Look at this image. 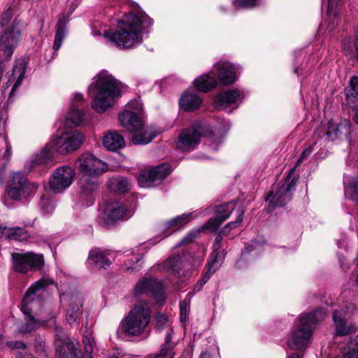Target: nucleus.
<instances>
[{"instance_id":"f257e3e1","label":"nucleus","mask_w":358,"mask_h":358,"mask_svg":"<svg viewBox=\"0 0 358 358\" xmlns=\"http://www.w3.org/2000/svg\"><path fill=\"white\" fill-rule=\"evenodd\" d=\"M152 24V19L144 13H130L119 22L115 31L105 29L103 36L113 45L129 49L143 42L142 33Z\"/></svg>"},{"instance_id":"f03ea898","label":"nucleus","mask_w":358,"mask_h":358,"mask_svg":"<svg viewBox=\"0 0 358 358\" xmlns=\"http://www.w3.org/2000/svg\"><path fill=\"white\" fill-rule=\"evenodd\" d=\"M90 87V94L95 93L92 107L96 112L103 113L112 107L115 99L120 96L121 83L107 71L100 72Z\"/></svg>"},{"instance_id":"7ed1b4c3","label":"nucleus","mask_w":358,"mask_h":358,"mask_svg":"<svg viewBox=\"0 0 358 358\" xmlns=\"http://www.w3.org/2000/svg\"><path fill=\"white\" fill-rule=\"evenodd\" d=\"M327 315L323 308H317L313 312L300 315L287 339V344L293 350H301L307 347L316 325L322 322Z\"/></svg>"},{"instance_id":"20e7f679","label":"nucleus","mask_w":358,"mask_h":358,"mask_svg":"<svg viewBox=\"0 0 358 358\" xmlns=\"http://www.w3.org/2000/svg\"><path fill=\"white\" fill-rule=\"evenodd\" d=\"M53 284V280L48 278H42L31 285L22 301L21 310L25 315V322L22 324L19 331L27 334L36 329L42 324L36 320L31 313L41 306V296L44 289Z\"/></svg>"},{"instance_id":"39448f33","label":"nucleus","mask_w":358,"mask_h":358,"mask_svg":"<svg viewBox=\"0 0 358 358\" xmlns=\"http://www.w3.org/2000/svg\"><path fill=\"white\" fill-rule=\"evenodd\" d=\"M312 152L313 145L306 148L300 155L296 165L289 171L282 184L279 183L277 186L273 187L266 196V200H269L268 210L272 211L276 206H283L291 200L298 179L293 176L296 167L310 156Z\"/></svg>"},{"instance_id":"423d86ee","label":"nucleus","mask_w":358,"mask_h":358,"mask_svg":"<svg viewBox=\"0 0 358 358\" xmlns=\"http://www.w3.org/2000/svg\"><path fill=\"white\" fill-rule=\"evenodd\" d=\"M151 320L150 303L145 300L137 301L122 321L121 330L128 336H137L145 331Z\"/></svg>"},{"instance_id":"0eeeda50","label":"nucleus","mask_w":358,"mask_h":358,"mask_svg":"<svg viewBox=\"0 0 358 358\" xmlns=\"http://www.w3.org/2000/svg\"><path fill=\"white\" fill-rule=\"evenodd\" d=\"M118 120L123 127L132 133L134 144H147L158 135L151 128L144 127L138 111L125 110L119 115Z\"/></svg>"},{"instance_id":"6e6552de","label":"nucleus","mask_w":358,"mask_h":358,"mask_svg":"<svg viewBox=\"0 0 358 358\" xmlns=\"http://www.w3.org/2000/svg\"><path fill=\"white\" fill-rule=\"evenodd\" d=\"M13 10L7 9L0 18V48L10 58L16 47L21 31L15 20H12Z\"/></svg>"},{"instance_id":"1a4fd4ad","label":"nucleus","mask_w":358,"mask_h":358,"mask_svg":"<svg viewBox=\"0 0 358 358\" xmlns=\"http://www.w3.org/2000/svg\"><path fill=\"white\" fill-rule=\"evenodd\" d=\"M238 202L231 201L221 204L216 207V216L210 219L203 227L199 229H193L189 231L180 241V245L187 244L197 238L200 234L206 231L211 232L215 231L220 225L225 221L234 210L237 209Z\"/></svg>"},{"instance_id":"9d476101","label":"nucleus","mask_w":358,"mask_h":358,"mask_svg":"<svg viewBox=\"0 0 358 358\" xmlns=\"http://www.w3.org/2000/svg\"><path fill=\"white\" fill-rule=\"evenodd\" d=\"M84 141V136L78 131H69L53 137L49 142L52 152L62 155L78 149Z\"/></svg>"},{"instance_id":"9b49d317","label":"nucleus","mask_w":358,"mask_h":358,"mask_svg":"<svg viewBox=\"0 0 358 358\" xmlns=\"http://www.w3.org/2000/svg\"><path fill=\"white\" fill-rule=\"evenodd\" d=\"M75 166L80 176H96L106 172L108 165L90 152L83 153L76 162Z\"/></svg>"},{"instance_id":"f8f14e48","label":"nucleus","mask_w":358,"mask_h":358,"mask_svg":"<svg viewBox=\"0 0 358 358\" xmlns=\"http://www.w3.org/2000/svg\"><path fill=\"white\" fill-rule=\"evenodd\" d=\"M12 262L13 269L23 274L39 270L44 264L43 255L31 252L13 253Z\"/></svg>"},{"instance_id":"ddd939ff","label":"nucleus","mask_w":358,"mask_h":358,"mask_svg":"<svg viewBox=\"0 0 358 358\" xmlns=\"http://www.w3.org/2000/svg\"><path fill=\"white\" fill-rule=\"evenodd\" d=\"M38 187L34 183L28 182L25 176L21 172L14 173L8 187L9 196L15 200H22L36 192Z\"/></svg>"},{"instance_id":"4468645a","label":"nucleus","mask_w":358,"mask_h":358,"mask_svg":"<svg viewBox=\"0 0 358 358\" xmlns=\"http://www.w3.org/2000/svg\"><path fill=\"white\" fill-rule=\"evenodd\" d=\"M209 131L208 128L199 124H194L190 128L184 129L178 136L177 148L182 151L195 149L200 142L201 136Z\"/></svg>"},{"instance_id":"2eb2a0df","label":"nucleus","mask_w":358,"mask_h":358,"mask_svg":"<svg viewBox=\"0 0 358 358\" xmlns=\"http://www.w3.org/2000/svg\"><path fill=\"white\" fill-rule=\"evenodd\" d=\"M134 294L135 296L152 294L155 302L159 306L164 305L166 301L162 284L152 277L141 279L135 286Z\"/></svg>"},{"instance_id":"dca6fc26","label":"nucleus","mask_w":358,"mask_h":358,"mask_svg":"<svg viewBox=\"0 0 358 358\" xmlns=\"http://www.w3.org/2000/svg\"><path fill=\"white\" fill-rule=\"evenodd\" d=\"M134 210V206L126 207L123 203L113 201L106 203L102 214V220L108 227L119 221L129 218Z\"/></svg>"},{"instance_id":"f3484780","label":"nucleus","mask_w":358,"mask_h":358,"mask_svg":"<svg viewBox=\"0 0 358 358\" xmlns=\"http://www.w3.org/2000/svg\"><path fill=\"white\" fill-rule=\"evenodd\" d=\"M55 346L56 353L61 358H78L77 349L63 329L58 325L55 327Z\"/></svg>"},{"instance_id":"a211bd4d","label":"nucleus","mask_w":358,"mask_h":358,"mask_svg":"<svg viewBox=\"0 0 358 358\" xmlns=\"http://www.w3.org/2000/svg\"><path fill=\"white\" fill-rule=\"evenodd\" d=\"M75 175V171L70 166H64L57 168L50 178V189L55 192H63L72 184Z\"/></svg>"},{"instance_id":"6ab92c4d","label":"nucleus","mask_w":358,"mask_h":358,"mask_svg":"<svg viewBox=\"0 0 358 358\" xmlns=\"http://www.w3.org/2000/svg\"><path fill=\"white\" fill-rule=\"evenodd\" d=\"M171 172V168L168 164H162L139 176L138 185L142 187H150L155 182L164 180Z\"/></svg>"},{"instance_id":"aec40b11","label":"nucleus","mask_w":358,"mask_h":358,"mask_svg":"<svg viewBox=\"0 0 358 358\" xmlns=\"http://www.w3.org/2000/svg\"><path fill=\"white\" fill-rule=\"evenodd\" d=\"M348 310L341 308L334 310L333 312V320L336 326V335L345 336L355 333L358 327L352 323L348 324L345 320V315Z\"/></svg>"},{"instance_id":"412c9836","label":"nucleus","mask_w":358,"mask_h":358,"mask_svg":"<svg viewBox=\"0 0 358 358\" xmlns=\"http://www.w3.org/2000/svg\"><path fill=\"white\" fill-rule=\"evenodd\" d=\"M217 78L223 85H230L234 83L236 79V66L227 62H219L215 66Z\"/></svg>"},{"instance_id":"4be33fe9","label":"nucleus","mask_w":358,"mask_h":358,"mask_svg":"<svg viewBox=\"0 0 358 358\" xmlns=\"http://www.w3.org/2000/svg\"><path fill=\"white\" fill-rule=\"evenodd\" d=\"M345 95L348 104L355 108V121L358 124V76L350 78L349 84L345 89Z\"/></svg>"},{"instance_id":"5701e85b","label":"nucleus","mask_w":358,"mask_h":358,"mask_svg":"<svg viewBox=\"0 0 358 358\" xmlns=\"http://www.w3.org/2000/svg\"><path fill=\"white\" fill-rule=\"evenodd\" d=\"M66 310V321L71 324H77L83 313V300L78 295L71 296Z\"/></svg>"},{"instance_id":"b1692460","label":"nucleus","mask_w":358,"mask_h":358,"mask_svg":"<svg viewBox=\"0 0 358 358\" xmlns=\"http://www.w3.org/2000/svg\"><path fill=\"white\" fill-rule=\"evenodd\" d=\"M110 256V252L109 251L95 248L90 252L87 262L93 267L107 268L111 264Z\"/></svg>"},{"instance_id":"393cba45","label":"nucleus","mask_w":358,"mask_h":358,"mask_svg":"<svg viewBox=\"0 0 358 358\" xmlns=\"http://www.w3.org/2000/svg\"><path fill=\"white\" fill-rule=\"evenodd\" d=\"M27 65L24 60H19L16 62L13 68L12 73L9 78L7 84L11 81L15 80V83L11 89L9 94V97L11 98L14 96L15 92L17 90L19 86L22 84V82L24 78L26 73Z\"/></svg>"},{"instance_id":"a878e982","label":"nucleus","mask_w":358,"mask_h":358,"mask_svg":"<svg viewBox=\"0 0 358 358\" xmlns=\"http://www.w3.org/2000/svg\"><path fill=\"white\" fill-rule=\"evenodd\" d=\"M78 185L82 195L85 196H92L95 192H96L99 187L98 177L80 176Z\"/></svg>"},{"instance_id":"bb28decb","label":"nucleus","mask_w":358,"mask_h":358,"mask_svg":"<svg viewBox=\"0 0 358 358\" xmlns=\"http://www.w3.org/2000/svg\"><path fill=\"white\" fill-rule=\"evenodd\" d=\"M240 96L238 90H228L215 97L214 106L217 109H224L228 106L236 103L240 99Z\"/></svg>"},{"instance_id":"cd10ccee","label":"nucleus","mask_w":358,"mask_h":358,"mask_svg":"<svg viewBox=\"0 0 358 358\" xmlns=\"http://www.w3.org/2000/svg\"><path fill=\"white\" fill-rule=\"evenodd\" d=\"M102 144L106 150L116 151L125 146V141L122 135L114 131L103 137Z\"/></svg>"},{"instance_id":"c85d7f7f","label":"nucleus","mask_w":358,"mask_h":358,"mask_svg":"<svg viewBox=\"0 0 358 358\" xmlns=\"http://www.w3.org/2000/svg\"><path fill=\"white\" fill-rule=\"evenodd\" d=\"M108 187L110 191L117 194H121L129 192L131 188V184L127 178L117 176L109 180Z\"/></svg>"},{"instance_id":"c756f323","label":"nucleus","mask_w":358,"mask_h":358,"mask_svg":"<svg viewBox=\"0 0 358 358\" xmlns=\"http://www.w3.org/2000/svg\"><path fill=\"white\" fill-rule=\"evenodd\" d=\"M201 102V99L197 94L192 93H185L180 99V106L186 111L198 108Z\"/></svg>"},{"instance_id":"7c9ffc66","label":"nucleus","mask_w":358,"mask_h":358,"mask_svg":"<svg viewBox=\"0 0 358 358\" xmlns=\"http://www.w3.org/2000/svg\"><path fill=\"white\" fill-rule=\"evenodd\" d=\"M192 213H189L178 215L164 223L162 225V229L164 230H174L176 229L182 227L192 220Z\"/></svg>"},{"instance_id":"2f4dec72","label":"nucleus","mask_w":358,"mask_h":358,"mask_svg":"<svg viewBox=\"0 0 358 358\" xmlns=\"http://www.w3.org/2000/svg\"><path fill=\"white\" fill-rule=\"evenodd\" d=\"M194 83L198 90L207 92L217 85V80L214 77L210 76L208 74H203L196 78Z\"/></svg>"},{"instance_id":"473e14b6","label":"nucleus","mask_w":358,"mask_h":358,"mask_svg":"<svg viewBox=\"0 0 358 358\" xmlns=\"http://www.w3.org/2000/svg\"><path fill=\"white\" fill-rule=\"evenodd\" d=\"M67 24V18L64 16H60L56 25V34L53 48L55 51L58 50L62 46L63 40L65 37V29Z\"/></svg>"},{"instance_id":"72a5a7b5","label":"nucleus","mask_w":358,"mask_h":358,"mask_svg":"<svg viewBox=\"0 0 358 358\" xmlns=\"http://www.w3.org/2000/svg\"><path fill=\"white\" fill-rule=\"evenodd\" d=\"M66 125L77 127L85 122V114L74 105L71 106L70 110L66 116Z\"/></svg>"},{"instance_id":"f704fd0d","label":"nucleus","mask_w":358,"mask_h":358,"mask_svg":"<svg viewBox=\"0 0 358 358\" xmlns=\"http://www.w3.org/2000/svg\"><path fill=\"white\" fill-rule=\"evenodd\" d=\"M172 333L168 332L165 342L162 345L159 352L152 355V358H173L174 355L173 346L171 345Z\"/></svg>"},{"instance_id":"c9c22d12","label":"nucleus","mask_w":358,"mask_h":358,"mask_svg":"<svg viewBox=\"0 0 358 358\" xmlns=\"http://www.w3.org/2000/svg\"><path fill=\"white\" fill-rule=\"evenodd\" d=\"M345 194L355 202H358V177L345 181Z\"/></svg>"},{"instance_id":"e433bc0d","label":"nucleus","mask_w":358,"mask_h":358,"mask_svg":"<svg viewBox=\"0 0 358 358\" xmlns=\"http://www.w3.org/2000/svg\"><path fill=\"white\" fill-rule=\"evenodd\" d=\"M182 263L179 256H175L169 258L164 264V267L169 271H171L178 278H182V275L180 273Z\"/></svg>"},{"instance_id":"4c0bfd02","label":"nucleus","mask_w":358,"mask_h":358,"mask_svg":"<svg viewBox=\"0 0 358 358\" xmlns=\"http://www.w3.org/2000/svg\"><path fill=\"white\" fill-rule=\"evenodd\" d=\"M4 236L6 238L22 241L27 237V231L22 227H5Z\"/></svg>"},{"instance_id":"58836bf2","label":"nucleus","mask_w":358,"mask_h":358,"mask_svg":"<svg viewBox=\"0 0 358 358\" xmlns=\"http://www.w3.org/2000/svg\"><path fill=\"white\" fill-rule=\"evenodd\" d=\"M345 127L343 124H338L333 120L329 121L327 124V131L325 134L331 141L338 138Z\"/></svg>"},{"instance_id":"ea45409f","label":"nucleus","mask_w":358,"mask_h":358,"mask_svg":"<svg viewBox=\"0 0 358 358\" xmlns=\"http://www.w3.org/2000/svg\"><path fill=\"white\" fill-rule=\"evenodd\" d=\"M54 153L55 152H52L48 143L46 148H44L40 154L37 155L35 159L31 162L32 167L46 163Z\"/></svg>"},{"instance_id":"a19ab883","label":"nucleus","mask_w":358,"mask_h":358,"mask_svg":"<svg viewBox=\"0 0 358 358\" xmlns=\"http://www.w3.org/2000/svg\"><path fill=\"white\" fill-rule=\"evenodd\" d=\"M221 248V243H215L213 245V252L210 255V259L208 262V266L209 267V271H210V273H214L215 271L217 268V266L216 265L218 258L220 257L218 250Z\"/></svg>"},{"instance_id":"79ce46f5","label":"nucleus","mask_w":358,"mask_h":358,"mask_svg":"<svg viewBox=\"0 0 358 358\" xmlns=\"http://www.w3.org/2000/svg\"><path fill=\"white\" fill-rule=\"evenodd\" d=\"M236 220L234 222H230L224 226V227L222 229L226 235L229 233V231L234 229L237 227V226L243 221V215H244V210L242 206H238L236 210Z\"/></svg>"},{"instance_id":"37998d69","label":"nucleus","mask_w":358,"mask_h":358,"mask_svg":"<svg viewBox=\"0 0 358 358\" xmlns=\"http://www.w3.org/2000/svg\"><path fill=\"white\" fill-rule=\"evenodd\" d=\"M259 0H234L236 9L252 8L258 4Z\"/></svg>"},{"instance_id":"c03bdc74","label":"nucleus","mask_w":358,"mask_h":358,"mask_svg":"<svg viewBox=\"0 0 358 358\" xmlns=\"http://www.w3.org/2000/svg\"><path fill=\"white\" fill-rule=\"evenodd\" d=\"M189 301H188L184 300L180 303V318L182 322H185L187 317V315L189 313Z\"/></svg>"},{"instance_id":"a18cd8bd","label":"nucleus","mask_w":358,"mask_h":358,"mask_svg":"<svg viewBox=\"0 0 358 358\" xmlns=\"http://www.w3.org/2000/svg\"><path fill=\"white\" fill-rule=\"evenodd\" d=\"M83 343L84 345L85 352L88 355L89 358H92L91 354L95 345L94 338L88 336H84L83 338Z\"/></svg>"},{"instance_id":"49530a36","label":"nucleus","mask_w":358,"mask_h":358,"mask_svg":"<svg viewBox=\"0 0 358 358\" xmlns=\"http://www.w3.org/2000/svg\"><path fill=\"white\" fill-rule=\"evenodd\" d=\"M212 274L213 273H210V271L208 269V271L203 275V277L201 280H199V282L194 286V288H193L194 292H197L200 291L202 287L203 286V285L206 284V282L209 280V278Z\"/></svg>"},{"instance_id":"de8ad7c7","label":"nucleus","mask_w":358,"mask_h":358,"mask_svg":"<svg viewBox=\"0 0 358 358\" xmlns=\"http://www.w3.org/2000/svg\"><path fill=\"white\" fill-rule=\"evenodd\" d=\"M6 345L11 349H23L25 348V344L21 341H9L7 342Z\"/></svg>"},{"instance_id":"09e8293b","label":"nucleus","mask_w":358,"mask_h":358,"mask_svg":"<svg viewBox=\"0 0 358 358\" xmlns=\"http://www.w3.org/2000/svg\"><path fill=\"white\" fill-rule=\"evenodd\" d=\"M84 100L83 95L80 93H76L72 100L71 106L74 105L76 108H78L77 103H82Z\"/></svg>"},{"instance_id":"8fccbe9b","label":"nucleus","mask_w":358,"mask_h":358,"mask_svg":"<svg viewBox=\"0 0 358 358\" xmlns=\"http://www.w3.org/2000/svg\"><path fill=\"white\" fill-rule=\"evenodd\" d=\"M157 326L158 327H162L167 324V318L164 315H159L157 316Z\"/></svg>"},{"instance_id":"3c124183","label":"nucleus","mask_w":358,"mask_h":358,"mask_svg":"<svg viewBox=\"0 0 358 358\" xmlns=\"http://www.w3.org/2000/svg\"><path fill=\"white\" fill-rule=\"evenodd\" d=\"M342 0H329L328 1V13L333 12L334 8L338 5Z\"/></svg>"},{"instance_id":"603ef678","label":"nucleus","mask_w":358,"mask_h":358,"mask_svg":"<svg viewBox=\"0 0 358 358\" xmlns=\"http://www.w3.org/2000/svg\"><path fill=\"white\" fill-rule=\"evenodd\" d=\"M4 141H5V144H6V151L4 152V157L6 159H9L12 154L11 146L9 144V143L8 142L7 138L6 137L4 138Z\"/></svg>"},{"instance_id":"864d4df0","label":"nucleus","mask_w":358,"mask_h":358,"mask_svg":"<svg viewBox=\"0 0 358 358\" xmlns=\"http://www.w3.org/2000/svg\"><path fill=\"white\" fill-rule=\"evenodd\" d=\"M128 107L131 108L136 109V110H138V109L141 108V104L139 101H138L136 100L131 101L129 102Z\"/></svg>"},{"instance_id":"5fc2aeb1","label":"nucleus","mask_w":358,"mask_h":358,"mask_svg":"<svg viewBox=\"0 0 358 358\" xmlns=\"http://www.w3.org/2000/svg\"><path fill=\"white\" fill-rule=\"evenodd\" d=\"M226 236V234H225L223 231H222V230H221V231L218 233V234H217V237L215 238V241H214V242H215V243H222V239H223V236Z\"/></svg>"},{"instance_id":"6e6d98bb","label":"nucleus","mask_w":358,"mask_h":358,"mask_svg":"<svg viewBox=\"0 0 358 358\" xmlns=\"http://www.w3.org/2000/svg\"><path fill=\"white\" fill-rule=\"evenodd\" d=\"M129 264H130V263H125V268H123V269H124L126 271H129V269H131V270H135V269H138V268L140 266H136V265H131V266H129Z\"/></svg>"},{"instance_id":"4d7b16f0","label":"nucleus","mask_w":358,"mask_h":358,"mask_svg":"<svg viewBox=\"0 0 358 358\" xmlns=\"http://www.w3.org/2000/svg\"><path fill=\"white\" fill-rule=\"evenodd\" d=\"M199 358H211V355L208 351H203L199 355Z\"/></svg>"},{"instance_id":"13d9d810","label":"nucleus","mask_w":358,"mask_h":358,"mask_svg":"<svg viewBox=\"0 0 358 358\" xmlns=\"http://www.w3.org/2000/svg\"><path fill=\"white\" fill-rule=\"evenodd\" d=\"M5 227L0 224V239L4 236Z\"/></svg>"},{"instance_id":"bf43d9fd","label":"nucleus","mask_w":358,"mask_h":358,"mask_svg":"<svg viewBox=\"0 0 358 358\" xmlns=\"http://www.w3.org/2000/svg\"><path fill=\"white\" fill-rule=\"evenodd\" d=\"M288 358H301V357L298 354L294 353L293 355H292Z\"/></svg>"},{"instance_id":"052dcab7","label":"nucleus","mask_w":358,"mask_h":358,"mask_svg":"<svg viewBox=\"0 0 358 358\" xmlns=\"http://www.w3.org/2000/svg\"><path fill=\"white\" fill-rule=\"evenodd\" d=\"M3 336L0 334V346L3 344Z\"/></svg>"},{"instance_id":"680f3d73","label":"nucleus","mask_w":358,"mask_h":358,"mask_svg":"<svg viewBox=\"0 0 358 358\" xmlns=\"http://www.w3.org/2000/svg\"><path fill=\"white\" fill-rule=\"evenodd\" d=\"M250 248H252V250L253 248L256 249L257 248V243L256 242H254L252 245L250 246Z\"/></svg>"},{"instance_id":"e2e57ef3","label":"nucleus","mask_w":358,"mask_h":358,"mask_svg":"<svg viewBox=\"0 0 358 358\" xmlns=\"http://www.w3.org/2000/svg\"><path fill=\"white\" fill-rule=\"evenodd\" d=\"M92 34L94 36H97V35H101V32H98V31H92Z\"/></svg>"},{"instance_id":"0e129e2a","label":"nucleus","mask_w":358,"mask_h":358,"mask_svg":"<svg viewBox=\"0 0 358 358\" xmlns=\"http://www.w3.org/2000/svg\"><path fill=\"white\" fill-rule=\"evenodd\" d=\"M135 260H136V264H138L140 261V259L138 257H135Z\"/></svg>"},{"instance_id":"69168bd1","label":"nucleus","mask_w":358,"mask_h":358,"mask_svg":"<svg viewBox=\"0 0 358 358\" xmlns=\"http://www.w3.org/2000/svg\"><path fill=\"white\" fill-rule=\"evenodd\" d=\"M338 245L339 248H342V246L341 245V243L339 241L338 242Z\"/></svg>"},{"instance_id":"338daca9","label":"nucleus","mask_w":358,"mask_h":358,"mask_svg":"<svg viewBox=\"0 0 358 358\" xmlns=\"http://www.w3.org/2000/svg\"><path fill=\"white\" fill-rule=\"evenodd\" d=\"M247 250H248V252H252V250L251 249L250 250H249V248H247Z\"/></svg>"},{"instance_id":"774afa93","label":"nucleus","mask_w":358,"mask_h":358,"mask_svg":"<svg viewBox=\"0 0 358 358\" xmlns=\"http://www.w3.org/2000/svg\"><path fill=\"white\" fill-rule=\"evenodd\" d=\"M295 73H298V71H297V69H296V70H295Z\"/></svg>"}]
</instances>
